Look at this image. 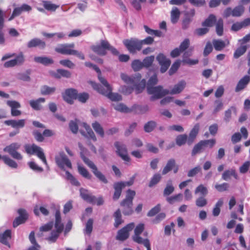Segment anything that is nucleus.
<instances>
[{
  "label": "nucleus",
  "instance_id": "nucleus-5",
  "mask_svg": "<svg viewBox=\"0 0 250 250\" xmlns=\"http://www.w3.org/2000/svg\"><path fill=\"white\" fill-rule=\"evenodd\" d=\"M80 196L85 201L93 204H96L97 206L102 205L104 203V200L102 196L97 198L95 196L92 195L89 191L83 188H81L80 189Z\"/></svg>",
  "mask_w": 250,
  "mask_h": 250
},
{
  "label": "nucleus",
  "instance_id": "nucleus-62",
  "mask_svg": "<svg viewBox=\"0 0 250 250\" xmlns=\"http://www.w3.org/2000/svg\"><path fill=\"white\" fill-rule=\"evenodd\" d=\"M154 56H150L146 57L142 62H143L144 67L146 68L150 67L154 62Z\"/></svg>",
  "mask_w": 250,
  "mask_h": 250
},
{
  "label": "nucleus",
  "instance_id": "nucleus-3",
  "mask_svg": "<svg viewBox=\"0 0 250 250\" xmlns=\"http://www.w3.org/2000/svg\"><path fill=\"white\" fill-rule=\"evenodd\" d=\"M75 44L71 43H62L59 44L55 48V51L63 55H73L77 56L80 59L84 60V56L82 53L74 49Z\"/></svg>",
  "mask_w": 250,
  "mask_h": 250
},
{
  "label": "nucleus",
  "instance_id": "nucleus-56",
  "mask_svg": "<svg viewBox=\"0 0 250 250\" xmlns=\"http://www.w3.org/2000/svg\"><path fill=\"white\" fill-rule=\"evenodd\" d=\"M144 28L145 30V31L149 35H154L157 37H161L162 36V33L161 31L158 30H153L150 29L147 25H145L144 26Z\"/></svg>",
  "mask_w": 250,
  "mask_h": 250
},
{
  "label": "nucleus",
  "instance_id": "nucleus-27",
  "mask_svg": "<svg viewBox=\"0 0 250 250\" xmlns=\"http://www.w3.org/2000/svg\"><path fill=\"white\" fill-rule=\"evenodd\" d=\"M45 102V98H40L36 100H30L29 101V104L34 110L39 111L42 108V104L44 103Z\"/></svg>",
  "mask_w": 250,
  "mask_h": 250
},
{
  "label": "nucleus",
  "instance_id": "nucleus-15",
  "mask_svg": "<svg viewBox=\"0 0 250 250\" xmlns=\"http://www.w3.org/2000/svg\"><path fill=\"white\" fill-rule=\"evenodd\" d=\"M156 59L161 66V72L163 73L165 72L170 65V60L167 58L166 56L162 53L159 54L156 57Z\"/></svg>",
  "mask_w": 250,
  "mask_h": 250
},
{
  "label": "nucleus",
  "instance_id": "nucleus-36",
  "mask_svg": "<svg viewBox=\"0 0 250 250\" xmlns=\"http://www.w3.org/2000/svg\"><path fill=\"white\" fill-rule=\"evenodd\" d=\"M216 18L215 15L210 14L202 23V25L204 27H212L216 22Z\"/></svg>",
  "mask_w": 250,
  "mask_h": 250
},
{
  "label": "nucleus",
  "instance_id": "nucleus-32",
  "mask_svg": "<svg viewBox=\"0 0 250 250\" xmlns=\"http://www.w3.org/2000/svg\"><path fill=\"white\" fill-rule=\"evenodd\" d=\"M122 184L119 183V182H116L113 185V188L114 189V192L113 195V199L114 200H117L120 197L122 189H123L122 187Z\"/></svg>",
  "mask_w": 250,
  "mask_h": 250
},
{
  "label": "nucleus",
  "instance_id": "nucleus-42",
  "mask_svg": "<svg viewBox=\"0 0 250 250\" xmlns=\"http://www.w3.org/2000/svg\"><path fill=\"white\" fill-rule=\"evenodd\" d=\"M78 170L79 174L82 175L83 177L90 180L92 178L91 174L89 172L86 168L83 166L79 165L78 166Z\"/></svg>",
  "mask_w": 250,
  "mask_h": 250
},
{
  "label": "nucleus",
  "instance_id": "nucleus-23",
  "mask_svg": "<svg viewBox=\"0 0 250 250\" xmlns=\"http://www.w3.org/2000/svg\"><path fill=\"white\" fill-rule=\"evenodd\" d=\"M148 110L149 107L147 105L134 104L130 108V112H133L137 114H143L146 113Z\"/></svg>",
  "mask_w": 250,
  "mask_h": 250
},
{
  "label": "nucleus",
  "instance_id": "nucleus-11",
  "mask_svg": "<svg viewBox=\"0 0 250 250\" xmlns=\"http://www.w3.org/2000/svg\"><path fill=\"white\" fill-rule=\"evenodd\" d=\"M21 145L18 143H13L7 146L3 149L4 152H7L13 158L17 160H21L22 155L18 152Z\"/></svg>",
  "mask_w": 250,
  "mask_h": 250
},
{
  "label": "nucleus",
  "instance_id": "nucleus-9",
  "mask_svg": "<svg viewBox=\"0 0 250 250\" xmlns=\"http://www.w3.org/2000/svg\"><path fill=\"white\" fill-rule=\"evenodd\" d=\"M215 143L216 140L214 139L199 141L194 146L191 151V155L194 156L198 153L202 152L205 148L208 146L209 148H212Z\"/></svg>",
  "mask_w": 250,
  "mask_h": 250
},
{
  "label": "nucleus",
  "instance_id": "nucleus-13",
  "mask_svg": "<svg viewBox=\"0 0 250 250\" xmlns=\"http://www.w3.org/2000/svg\"><path fill=\"white\" fill-rule=\"evenodd\" d=\"M109 47V42L106 40H102L100 43L91 46V48L93 52L101 56H105L106 50Z\"/></svg>",
  "mask_w": 250,
  "mask_h": 250
},
{
  "label": "nucleus",
  "instance_id": "nucleus-55",
  "mask_svg": "<svg viewBox=\"0 0 250 250\" xmlns=\"http://www.w3.org/2000/svg\"><path fill=\"white\" fill-rule=\"evenodd\" d=\"M43 7L47 10L55 11L59 7V5L52 3L50 1H45L43 2Z\"/></svg>",
  "mask_w": 250,
  "mask_h": 250
},
{
  "label": "nucleus",
  "instance_id": "nucleus-58",
  "mask_svg": "<svg viewBox=\"0 0 250 250\" xmlns=\"http://www.w3.org/2000/svg\"><path fill=\"white\" fill-rule=\"evenodd\" d=\"M200 193L202 195L201 196H206L208 193L207 188L203 185L201 184L199 185L195 190V193L197 194Z\"/></svg>",
  "mask_w": 250,
  "mask_h": 250
},
{
  "label": "nucleus",
  "instance_id": "nucleus-2",
  "mask_svg": "<svg viewBox=\"0 0 250 250\" xmlns=\"http://www.w3.org/2000/svg\"><path fill=\"white\" fill-rule=\"evenodd\" d=\"M87 150L85 148H83L81 150L80 156L83 162L91 169V171L95 176L98 180L104 184H106L108 181L105 176L100 171H99L95 165L89 158L85 156Z\"/></svg>",
  "mask_w": 250,
  "mask_h": 250
},
{
  "label": "nucleus",
  "instance_id": "nucleus-53",
  "mask_svg": "<svg viewBox=\"0 0 250 250\" xmlns=\"http://www.w3.org/2000/svg\"><path fill=\"white\" fill-rule=\"evenodd\" d=\"M40 211L44 216H47L49 213V210L43 207H40V208H38V207L36 206L34 209V214L36 216H39Z\"/></svg>",
  "mask_w": 250,
  "mask_h": 250
},
{
  "label": "nucleus",
  "instance_id": "nucleus-25",
  "mask_svg": "<svg viewBox=\"0 0 250 250\" xmlns=\"http://www.w3.org/2000/svg\"><path fill=\"white\" fill-rule=\"evenodd\" d=\"M122 79L126 83L132 84L141 79V75L138 73L135 76L129 77L125 74H122L121 75Z\"/></svg>",
  "mask_w": 250,
  "mask_h": 250
},
{
  "label": "nucleus",
  "instance_id": "nucleus-52",
  "mask_svg": "<svg viewBox=\"0 0 250 250\" xmlns=\"http://www.w3.org/2000/svg\"><path fill=\"white\" fill-rule=\"evenodd\" d=\"M188 136L186 134H182L178 135L176 139V143L179 146H181L188 143Z\"/></svg>",
  "mask_w": 250,
  "mask_h": 250
},
{
  "label": "nucleus",
  "instance_id": "nucleus-22",
  "mask_svg": "<svg viewBox=\"0 0 250 250\" xmlns=\"http://www.w3.org/2000/svg\"><path fill=\"white\" fill-rule=\"evenodd\" d=\"M27 46L31 48L33 47H39L41 49H44L46 46L45 42L39 38H34L31 40L27 43Z\"/></svg>",
  "mask_w": 250,
  "mask_h": 250
},
{
  "label": "nucleus",
  "instance_id": "nucleus-1",
  "mask_svg": "<svg viewBox=\"0 0 250 250\" xmlns=\"http://www.w3.org/2000/svg\"><path fill=\"white\" fill-rule=\"evenodd\" d=\"M134 229V234L132 236V240L138 244L143 245L146 248V250H151L149 240L147 238H143L141 236V234L145 230V224L143 223H140L135 227V224L133 222L126 225L117 231L116 239L122 242L125 241L129 238L130 232Z\"/></svg>",
  "mask_w": 250,
  "mask_h": 250
},
{
  "label": "nucleus",
  "instance_id": "nucleus-12",
  "mask_svg": "<svg viewBox=\"0 0 250 250\" xmlns=\"http://www.w3.org/2000/svg\"><path fill=\"white\" fill-rule=\"evenodd\" d=\"M55 161L58 166L62 169L65 166L70 169L72 167L70 161L63 151L55 156Z\"/></svg>",
  "mask_w": 250,
  "mask_h": 250
},
{
  "label": "nucleus",
  "instance_id": "nucleus-54",
  "mask_svg": "<svg viewBox=\"0 0 250 250\" xmlns=\"http://www.w3.org/2000/svg\"><path fill=\"white\" fill-rule=\"evenodd\" d=\"M143 63L140 60H135L131 63V67L135 71H138L144 67Z\"/></svg>",
  "mask_w": 250,
  "mask_h": 250
},
{
  "label": "nucleus",
  "instance_id": "nucleus-24",
  "mask_svg": "<svg viewBox=\"0 0 250 250\" xmlns=\"http://www.w3.org/2000/svg\"><path fill=\"white\" fill-rule=\"evenodd\" d=\"M250 25V18H248L244 19L240 22H236L233 23L231 26V30L234 31H237L243 28L246 27Z\"/></svg>",
  "mask_w": 250,
  "mask_h": 250
},
{
  "label": "nucleus",
  "instance_id": "nucleus-14",
  "mask_svg": "<svg viewBox=\"0 0 250 250\" xmlns=\"http://www.w3.org/2000/svg\"><path fill=\"white\" fill-rule=\"evenodd\" d=\"M114 146L117 149L116 152L118 155L125 161L129 162L130 159L128 155L126 146L119 142H116Z\"/></svg>",
  "mask_w": 250,
  "mask_h": 250
},
{
  "label": "nucleus",
  "instance_id": "nucleus-60",
  "mask_svg": "<svg viewBox=\"0 0 250 250\" xmlns=\"http://www.w3.org/2000/svg\"><path fill=\"white\" fill-rule=\"evenodd\" d=\"M182 200V194L181 193H179V194L175 195L174 196L168 197L167 198V201L170 204H173L175 202L180 201Z\"/></svg>",
  "mask_w": 250,
  "mask_h": 250
},
{
  "label": "nucleus",
  "instance_id": "nucleus-4",
  "mask_svg": "<svg viewBox=\"0 0 250 250\" xmlns=\"http://www.w3.org/2000/svg\"><path fill=\"white\" fill-rule=\"evenodd\" d=\"M135 195L134 190L129 189L126 191L125 198L120 203L121 206L123 208V213L125 215H129L133 213V200Z\"/></svg>",
  "mask_w": 250,
  "mask_h": 250
},
{
  "label": "nucleus",
  "instance_id": "nucleus-59",
  "mask_svg": "<svg viewBox=\"0 0 250 250\" xmlns=\"http://www.w3.org/2000/svg\"><path fill=\"white\" fill-rule=\"evenodd\" d=\"M16 65H22L25 61L24 56L22 52H20L15 59H13Z\"/></svg>",
  "mask_w": 250,
  "mask_h": 250
},
{
  "label": "nucleus",
  "instance_id": "nucleus-29",
  "mask_svg": "<svg viewBox=\"0 0 250 250\" xmlns=\"http://www.w3.org/2000/svg\"><path fill=\"white\" fill-rule=\"evenodd\" d=\"M231 176L233 177L236 180L239 179L238 174L235 169L234 168L225 170L222 174V178L223 180L227 181L229 179Z\"/></svg>",
  "mask_w": 250,
  "mask_h": 250
},
{
  "label": "nucleus",
  "instance_id": "nucleus-21",
  "mask_svg": "<svg viewBox=\"0 0 250 250\" xmlns=\"http://www.w3.org/2000/svg\"><path fill=\"white\" fill-rule=\"evenodd\" d=\"M12 238V231L10 229H6L3 233H0V243L10 248L9 241Z\"/></svg>",
  "mask_w": 250,
  "mask_h": 250
},
{
  "label": "nucleus",
  "instance_id": "nucleus-48",
  "mask_svg": "<svg viewBox=\"0 0 250 250\" xmlns=\"http://www.w3.org/2000/svg\"><path fill=\"white\" fill-rule=\"evenodd\" d=\"M247 46L246 45H242L236 49L233 54V57L235 59L239 58L246 52L247 50Z\"/></svg>",
  "mask_w": 250,
  "mask_h": 250
},
{
  "label": "nucleus",
  "instance_id": "nucleus-57",
  "mask_svg": "<svg viewBox=\"0 0 250 250\" xmlns=\"http://www.w3.org/2000/svg\"><path fill=\"white\" fill-rule=\"evenodd\" d=\"M162 178L161 175L159 173L155 174L151 178L149 184V187H152L158 184Z\"/></svg>",
  "mask_w": 250,
  "mask_h": 250
},
{
  "label": "nucleus",
  "instance_id": "nucleus-47",
  "mask_svg": "<svg viewBox=\"0 0 250 250\" xmlns=\"http://www.w3.org/2000/svg\"><path fill=\"white\" fill-rule=\"evenodd\" d=\"M245 11V7L242 5L235 7L232 11V17H238L243 15Z\"/></svg>",
  "mask_w": 250,
  "mask_h": 250
},
{
  "label": "nucleus",
  "instance_id": "nucleus-20",
  "mask_svg": "<svg viewBox=\"0 0 250 250\" xmlns=\"http://www.w3.org/2000/svg\"><path fill=\"white\" fill-rule=\"evenodd\" d=\"M26 120L25 119L9 120L4 121V123L9 126H11L14 128H23L25 125Z\"/></svg>",
  "mask_w": 250,
  "mask_h": 250
},
{
  "label": "nucleus",
  "instance_id": "nucleus-31",
  "mask_svg": "<svg viewBox=\"0 0 250 250\" xmlns=\"http://www.w3.org/2000/svg\"><path fill=\"white\" fill-rule=\"evenodd\" d=\"M186 83L184 81H180L177 84H175L171 91H169V94L173 95L181 93L185 88Z\"/></svg>",
  "mask_w": 250,
  "mask_h": 250
},
{
  "label": "nucleus",
  "instance_id": "nucleus-33",
  "mask_svg": "<svg viewBox=\"0 0 250 250\" xmlns=\"http://www.w3.org/2000/svg\"><path fill=\"white\" fill-rule=\"evenodd\" d=\"M55 228L56 229L58 230L61 229V231H63L64 229V225L62 223L61 213L59 209L56 210L55 214Z\"/></svg>",
  "mask_w": 250,
  "mask_h": 250
},
{
  "label": "nucleus",
  "instance_id": "nucleus-6",
  "mask_svg": "<svg viewBox=\"0 0 250 250\" xmlns=\"http://www.w3.org/2000/svg\"><path fill=\"white\" fill-rule=\"evenodd\" d=\"M24 148L27 154L29 155L36 154L45 165H47L45 156L41 147L33 144L32 145H25Z\"/></svg>",
  "mask_w": 250,
  "mask_h": 250
},
{
  "label": "nucleus",
  "instance_id": "nucleus-10",
  "mask_svg": "<svg viewBox=\"0 0 250 250\" xmlns=\"http://www.w3.org/2000/svg\"><path fill=\"white\" fill-rule=\"evenodd\" d=\"M123 43L131 54H135L142 48L140 41L136 38L125 40Z\"/></svg>",
  "mask_w": 250,
  "mask_h": 250
},
{
  "label": "nucleus",
  "instance_id": "nucleus-37",
  "mask_svg": "<svg viewBox=\"0 0 250 250\" xmlns=\"http://www.w3.org/2000/svg\"><path fill=\"white\" fill-rule=\"evenodd\" d=\"M1 159H2L4 164L9 167L14 168H16L18 167L17 163L14 160L10 158L8 156L6 155L1 156V155L0 154V160Z\"/></svg>",
  "mask_w": 250,
  "mask_h": 250
},
{
  "label": "nucleus",
  "instance_id": "nucleus-19",
  "mask_svg": "<svg viewBox=\"0 0 250 250\" xmlns=\"http://www.w3.org/2000/svg\"><path fill=\"white\" fill-rule=\"evenodd\" d=\"M7 104L11 107V114L12 116L16 117L21 114V110H18L21 107L20 104L16 101H7Z\"/></svg>",
  "mask_w": 250,
  "mask_h": 250
},
{
  "label": "nucleus",
  "instance_id": "nucleus-16",
  "mask_svg": "<svg viewBox=\"0 0 250 250\" xmlns=\"http://www.w3.org/2000/svg\"><path fill=\"white\" fill-rule=\"evenodd\" d=\"M77 90L74 88L66 89L62 95L63 100L67 103L72 104L74 100L77 98Z\"/></svg>",
  "mask_w": 250,
  "mask_h": 250
},
{
  "label": "nucleus",
  "instance_id": "nucleus-17",
  "mask_svg": "<svg viewBox=\"0 0 250 250\" xmlns=\"http://www.w3.org/2000/svg\"><path fill=\"white\" fill-rule=\"evenodd\" d=\"M172 169L174 173H176L179 170V167L176 165V161L173 158L168 160L166 166L162 170V174L166 175Z\"/></svg>",
  "mask_w": 250,
  "mask_h": 250
},
{
  "label": "nucleus",
  "instance_id": "nucleus-34",
  "mask_svg": "<svg viewBox=\"0 0 250 250\" xmlns=\"http://www.w3.org/2000/svg\"><path fill=\"white\" fill-rule=\"evenodd\" d=\"M146 84V81L145 79L141 80L135 83L132 84L134 88L135 89L136 94L141 93L145 89Z\"/></svg>",
  "mask_w": 250,
  "mask_h": 250
},
{
  "label": "nucleus",
  "instance_id": "nucleus-51",
  "mask_svg": "<svg viewBox=\"0 0 250 250\" xmlns=\"http://www.w3.org/2000/svg\"><path fill=\"white\" fill-rule=\"evenodd\" d=\"M93 220L92 218L89 219L86 224L84 229V233L90 235L93 230Z\"/></svg>",
  "mask_w": 250,
  "mask_h": 250
},
{
  "label": "nucleus",
  "instance_id": "nucleus-44",
  "mask_svg": "<svg viewBox=\"0 0 250 250\" xmlns=\"http://www.w3.org/2000/svg\"><path fill=\"white\" fill-rule=\"evenodd\" d=\"M112 105L117 111L123 113H130V108L122 103L112 104Z\"/></svg>",
  "mask_w": 250,
  "mask_h": 250
},
{
  "label": "nucleus",
  "instance_id": "nucleus-40",
  "mask_svg": "<svg viewBox=\"0 0 250 250\" xmlns=\"http://www.w3.org/2000/svg\"><path fill=\"white\" fill-rule=\"evenodd\" d=\"M92 126L95 131L100 137L103 138L104 136V132L103 127L98 122H95L92 124Z\"/></svg>",
  "mask_w": 250,
  "mask_h": 250
},
{
  "label": "nucleus",
  "instance_id": "nucleus-7",
  "mask_svg": "<svg viewBox=\"0 0 250 250\" xmlns=\"http://www.w3.org/2000/svg\"><path fill=\"white\" fill-rule=\"evenodd\" d=\"M147 91L149 94L152 95L150 98L151 101L160 99L169 94V90L164 89L161 85L147 87Z\"/></svg>",
  "mask_w": 250,
  "mask_h": 250
},
{
  "label": "nucleus",
  "instance_id": "nucleus-50",
  "mask_svg": "<svg viewBox=\"0 0 250 250\" xmlns=\"http://www.w3.org/2000/svg\"><path fill=\"white\" fill-rule=\"evenodd\" d=\"M223 205V200L220 199L216 203L214 208L212 210V214L214 216H218L220 213V208Z\"/></svg>",
  "mask_w": 250,
  "mask_h": 250
},
{
  "label": "nucleus",
  "instance_id": "nucleus-26",
  "mask_svg": "<svg viewBox=\"0 0 250 250\" xmlns=\"http://www.w3.org/2000/svg\"><path fill=\"white\" fill-rule=\"evenodd\" d=\"M199 129L200 125L198 123L195 125L192 129L191 130L189 134V136L188 140V145H191L193 143L195 138H196L197 134H198Z\"/></svg>",
  "mask_w": 250,
  "mask_h": 250
},
{
  "label": "nucleus",
  "instance_id": "nucleus-38",
  "mask_svg": "<svg viewBox=\"0 0 250 250\" xmlns=\"http://www.w3.org/2000/svg\"><path fill=\"white\" fill-rule=\"evenodd\" d=\"M113 216L115 219L114 226L115 228H117L118 227L124 223V220L122 218V215L120 209L119 208L114 212Z\"/></svg>",
  "mask_w": 250,
  "mask_h": 250
},
{
  "label": "nucleus",
  "instance_id": "nucleus-39",
  "mask_svg": "<svg viewBox=\"0 0 250 250\" xmlns=\"http://www.w3.org/2000/svg\"><path fill=\"white\" fill-rule=\"evenodd\" d=\"M180 16V12L177 7H174L172 8L171 13V21L173 23L177 22Z\"/></svg>",
  "mask_w": 250,
  "mask_h": 250
},
{
  "label": "nucleus",
  "instance_id": "nucleus-45",
  "mask_svg": "<svg viewBox=\"0 0 250 250\" xmlns=\"http://www.w3.org/2000/svg\"><path fill=\"white\" fill-rule=\"evenodd\" d=\"M62 232V231H61L60 229L58 230L56 229L55 230H52L51 232L50 236L47 238V240L52 243L55 242Z\"/></svg>",
  "mask_w": 250,
  "mask_h": 250
},
{
  "label": "nucleus",
  "instance_id": "nucleus-49",
  "mask_svg": "<svg viewBox=\"0 0 250 250\" xmlns=\"http://www.w3.org/2000/svg\"><path fill=\"white\" fill-rule=\"evenodd\" d=\"M157 123L154 121H150L144 125V130L146 132H151L156 127Z\"/></svg>",
  "mask_w": 250,
  "mask_h": 250
},
{
  "label": "nucleus",
  "instance_id": "nucleus-41",
  "mask_svg": "<svg viewBox=\"0 0 250 250\" xmlns=\"http://www.w3.org/2000/svg\"><path fill=\"white\" fill-rule=\"evenodd\" d=\"M212 43L215 50L216 51H221L226 46L225 42L221 40L214 39L212 41Z\"/></svg>",
  "mask_w": 250,
  "mask_h": 250
},
{
  "label": "nucleus",
  "instance_id": "nucleus-35",
  "mask_svg": "<svg viewBox=\"0 0 250 250\" xmlns=\"http://www.w3.org/2000/svg\"><path fill=\"white\" fill-rule=\"evenodd\" d=\"M34 60L35 62L44 65H47L54 62V61L52 59L46 57H35Z\"/></svg>",
  "mask_w": 250,
  "mask_h": 250
},
{
  "label": "nucleus",
  "instance_id": "nucleus-64",
  "mask_svg": "<svg viewBox=\"0 0 250 250\" xmlns=\"http://www.w3.org/2000/svg\"><path fill=\"white\" fill-rule=\"evenodd\" d=\"M208 201L205 196H200L198 198L196 201V205L198 207H203L207 205Z\"/></svg>",
  "mask_w": 250,
  "mask_h": 250
},
{
  "label": "nucleus",
  "instance_id": "nucleus-63",
  "mask_svg": "<svg viewBox=\"0 0 250 250\" xmlns=\"http://www.w3.org/2000/svg\"><path fill=\"white\" fill-rule=\"evenodd\" d=\"M215 188L218 191L222 192L228 190L229 184L227 183H223L221 184H216L215 185Z\"/></svg>",
  "mask_w": 250,
  "mask_h": 250
},
{
  "label": "nucleus",
  "instance_id": "nucleus-46",
  "mask_svg": "<svg viewBox=\"0 0 250 250\" xmlns=\"http://www.w3.org/2000/svg\"><path fill=\"white\" fill-rule=\"evenodd\" d=\"M56 88L54 87H49L44 85L42 86L41 88V93L42 95H50L55 92Z\"/></svg>",
  "mask_w": 250,
  "mask_h": 250
},
{
  "label": "nucleus",
  "instance_id": "nucleus-28",
  "mask_svg": "<svg viewBox=\"0 0 250 250\" xmlns=\"http://www.w3.org/2000/svg\"><path fill=\"white\" fill-rule=\"evenodd\" d=\"M83 126L85 129L86 133H84L82 131H81V133L85 137L91 139L93 141H96L97 138L90 126L86 123H83Z\"/></svg>",
  "mask_w": 250,
  "mask_h": 250
},
{
  "label": "nucleus",
  "instance_id": "nucleus-43",
  "mask_svg": "<svg viewBox=\"0 0 250 250\" xmlns=\"http://www.w3.org/2000/svg\"><path fill=\"white\" fill-rule=\"evenodd\" d=\"M216 32L219 36H221L224 32V22L222 19L220 18L216 21Z\"/></svg>",
  "mask_w": 250,
  "mask_h": 250
},
{
  "label": "nucleus",
  "instance_id": "nucleus-30",
  "mask_svg": "<svg viewBox=\"0 0 250 250\" xmlns=\"http://www.w3.org/2000/svg\"><path fill=\"white\" fill-rule=\"evenodd\" d=\"M52 75L53 77L57 79H60L62 77H64L66 78H70L71 77V73L65 69H58L56 72H52Z\"/></svg>",
  "mask_w": 250,
  "mask_h": 250
},
{
  "label": "nucleus",
  "instance_id": "nucleus-18",
  "mask_svg": "<svg viewBox=\"0 0 250 250\" xmlns=\"http://www.w3.org/2000/svg\"><path fill=\"white\" fill-rule=\"evenodd\" d=\"M250 82V76L248 75L244 76L238 82L235 88V91L239 92L244 90Z\"/></svg>",
  "mask_w": 250,
  "mask_h": 250
},
{
  "label": "nucleus",
  "instance_id": "nucleus-8",
  "mask_svg": "<svg viewBox=\"0 0 250 250\" xmlns=\"http://www.w3.org/2000/svg\"><path fill=\"white\" fill-rule=\"evenodd\" d=\"M94 89L97 90L99 93L107 97L112 101H120L122 100L121 95L117 93H112L111 87L107 90H104L101 85L94 83L92 84Z\"/></svg>",
  "mask_w": 250,
  "mask_h": 250
},
{
  "label": "nucleus",
  "instance_id": "nucleus-61",
  "mask_svg": "<svg viewBox=\"0 0 250 250\" xmlns=\"http://www.w3.org/2000/svg\"><path fill=\"white\" fill-rule=\"evenodd\" d=\"M213 114H216L223 107V103L220 100H216L214 102Z\"/></svg>",
  "mask_w": 250,
  "mask_h": 250
}]
</instances>
